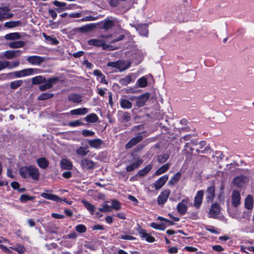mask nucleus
<instances>
[{"label": "nucleus", "mask_w": 254, "mask_h": 254, "mask_svg": "<svg viewBox=\"0 0 254 254\" xmlns=\"http://www.w3.org/2000/svg\"><path fill=\"white\" fill-rule=\"evenodd\" d=\"M75 230L79 233H84L86 231V228L85 225L82 224H79L76 226Z\"/></svg>", "instance_id": "52"}, {"label": "nucleus", "mask_w": 254, "mask_h": 254, "mask_svg": "<svg viewBox=\"0 0 254 254\" xmlns=\"http://www.w3.org/2000/svg\"><path fill=\"white\" fill-rule=\"evenodd\" d=\"M149 94L148 93H146L139 97H137V98L136 99V106L138 107L143 106L146 102L149 99Z\"/></svg>", "instance_id": "15"}, {"label": "nucleus", "mask_w": 254, "mask_h": 254, "mask_svg": "<svg viewBox=\"0 0 254 254\" xmlns=\"http://www.w3.org/2000/svg\"><path fill=\"white\" fill-rule=\"evenodd\" d=\"M138 86L141 88L145 87L147 85V81L145 77H142L137 80Z\"/></svg>", "instance_id": "46"}, {"label": "nucleus", "mask_w": 254, "mask_h": 254, "mask_svg": "<svg viewBox=\"0 0 254 254\" xmlns=\"http://www.w3.org/2000/svg\"><path fill=\"white\" fill-rule=\"evenodd\" d=\"M124 38L125 36L124 35H120L118 38H112L109 43L110 44H113L122 40Z\"/></svg>", "instance_id": "57"}, {"label": "nucleus", "mask_w": 254, "mask_h": 254, "mask_svg": "<svg viewBox=\"0 0 254 254\" xmlns=\"http://www.w3.org/2000/svg\"><path fill=\"white\" fill-rule=\"evenodd\" d=\"M21 25V22L19 20L17 21H10L6 22L4 24L5 27L7 28H11L17 26H19Z\"/></svg>", "instance_id": "36"}, {"label": "nucleus", "mask_w": 254, "mask_h": 254, "mask_svg": "<svg viewBox=\"0 0 254 254\" xmlns=\"http://www.w3.org/2000/svg\"><path fill=\"white\" fill-rule=\"evenodd\" d=\"M254 199L251 195H248L245 200V207L248 209H251L253 207Z\"/></svg>", "instance_id": "30"}, {"label": "nucleus", "mask_w": 254, "mask_h": 254, "mask_svg": "<svg viewBox=\"0 0 254 254\" xmlns=\"http://www.w3.org/2000/svg\"><path fill=\"white\" fill-rule=\"evenodd\" d=\"M27 62L33 65H40L45 61V58L38 56H29L27 58Z\"/></svg>", "instance_id": "7"}, {"label": "nucleus", "mask_w": 254, "mask_h": 254, "mask_svg": "<svg viewBox=\"0 0 254 254\" xmlns=\"http://www.w3.org/2000/svg\"><path fill=\"white\" fill-rule=\"evenodd\" d=\"M170 164L166 163L159 168L155 173V176H159L166 172L169 168Z\"/></svg>", "instance_id": "35"}, {"label": "nucleus", "mask_w": 254, "mask_h": 254, "mask_svg": "<svg viewBox=\"0 0 254 254\" xmlns=\"http://www.w3.org/2000/svg\"><path fill=\"white\" fill-rule=\"evenodd\" d=\"M22 53V51L20 50H7L4 52L3 55L7 59H12L20 56Z\"/></svg>", "instance_id": "10"}, {"label": "nucleus", "mask_w": 254, "mask_h": 254, "mask_svg": "<svg viewBox=\"0 0 254 254\" xmlns=\"http://www.w3.org/2000/svg\"><path fill=\"white\" fill-rule=\"evenodd\" d=\"M170 193V191L168 189L162 191L157 198V202L158 204L161 205L164 204L167 200Z\"/></svg>", "instance_id": "11"}, {"label": "nucleus", "mask_w": 254, "mask_h": 254, "mask_svg": "<svg viewBox=\"0 0 254 254\" xmlns=\"http://www.w3.org/2000/svg\"><path fill=\"white\" fill-rule=\"evenodd\" d=\"M107 65L113 67H115L120 70V71H124L129 68L130 64L128 62L124 61H118L116 62H109Z\"/></svg>", "instance_id": "2"}, {"label": "nucleus", "mask_w": 254, "mask_h": 254, "mask_svg": "<svg viewBox=\"0 0 254 254\" xmlns=\"http://www.w3.org/2000/svg\"><path fill=\"white\" fill-rule=\"evenodd\" d=\"M59 80V78L57 77L49 78L47 80L46 83L39 86V90L41 91H43L49 89L52 87L53 84H56Z\"/></svg>", "instance_id": "5"}, {"label": "nucleus", "mask_w": 254, "mask_h": 254, "mask_svg": "<svg viewBox=\"0 0 254 254\" xmlns=\"http://www.w3.org/2000/svg\"><path fill=\"white\" fill-rule=\"evenodd\" d=\"M9 11L10 9L7 6L0 7V21L12 17L13 14Z\"/></svg>", "instance_id": "8"}, {"label": "nucleus", "mask_w": 254, "mask_h": 254, "mask_svg": "<svg viewBox=\"0 0 254 254\" xmlns=\"http://www.w3.org/2000/svg\"><path fill=\"white\" fill-rule=\"evenodd\" d=\"M65 238L70 239H76L77 238V234L75 232H73L65 236Z\"/></svg>", "instance_id": "61"}, {"label": "nucleus", "mask_w": 254, "mask_h": 254, "mask_svg": "<svg viewBox=\"0 0 254 254\" xmlns=\"http://www.w3.org/2000/svg\"><path fill=\"white\" fill-rule=\"evenodd\" d=\"M181 174L180 173L178 172L176 173L170 179L169 184L171 185L176 184L180 179Z\"/></svg>", "instance_id": "41"}, {"label": "nucleus", "mask_w": 254, "mask_h": 254, "mask_svg": "<svg viewBox=\"0 0 254 254\" xmlns=\"http://www.w3.org/2000/svg\"><path fill=\"white\" fill-rule=\"evenodd\" d=\"M198 145L199 148L196 149L198 153H205L210 149L208 146H206V142L205 141H200Z\"/></svg>", "instance_id": "23"}, {"label": "nucleus", "mask_w": 254, "mask_h": 254, "mask_svg": "<svg viewBox=\"0 0 254 254\" xmlns=\"http://www.w3.org/2000/svg\"><path fill=\"white\" fill-rule=\"evenodd\" d=\"M212 249L216 252H221L224 250V249L220 245H215L212 246Z\"/></svg>", "instance_id": "64"}, {"label": "nucleus", "mask_w": 254, "mask_h": 254, "mask_svg": "<svg viewBox=\"0 0 254 254\" xmlns=\"http://www.w3.org/2000/svg\"><path fill=\"white\" fill-rule=\"evenodd\" d=\"M60 164L62 168L65 170H70L72 168L71 162L66 159H62Z\"/></svg>", "instance_id": "29"}, {"label": "nucleus", "mask_w": 254, "mask_h": 254, "mask_svg": "<svg viewBox=\"0 0 254 254\" xmlns=\"http://www.w3.org/2000/svg\"><path fill=\"white\" fill-rule=\"evenodd\" d=\"M168 176L165 175L159 178L154 183V186L156 190H159L161 189L168 180Z\"/></svg>", "instance_id": "17"}, {"label": "nucleus", "mask_w": 254, "mask_h": 254, "mask_svg": "<svg viewBox=\"0 0 254 254\" xmlns=\"http://www.w3.org/2000/svg\"><path fill=\"white\" fill-rule=\"evenodd\" d=\"M140 236L142 238H145L146 241L149 243H152L155 241V238L150 236V234L147 233L143 229H141L139 231Z\"/></svg>", "instance_id": "24"}, {"label": "nucleus", "mask_w": 254, "mask_h": 254, "mask_svg": "<svg viewBox=\"0 0 254 254\" xmlns=\"http://www.w3.org/2000/svg\"><path fill=\"white\" fill-rule=\"evenodd\" d=\"M131 81V76L130 75H127V76H125V77L121 78L119 80V83L123 86H126V85H127L129 83H130Z\"/></svg>", "instance_id": "45"}, {"label": "nucleus", "mask_w": 254, "mask_h": 254, "mask_svg": "<svg viewBox=\"0 0 254 254\" xmlns=\"http://www.w3.org/2000/svg\"><path fill=\"white\" fill-rule=\"evenodd\" d=\"M21 36L19 33L14 32L7 34L4 36L5 39L7 40H14L19 39Z\"/></svg>", "instance_id": "33"}, {"label": "nucleus", "mask_w": 254, "mask_h": 254, "mask_svg": "<svg viewBox=\"0 0 254 254\" xmlns=\"http://www.w3.org/2000/svg\"><path fill=\"white\" fill-rule=\"evenodd\" d=\"M135 28L140 35L147 36L148 31L145 24L138 25Z\"/></svg>", "instance_id": "28"}, {"label": "nucleus", "mask_w": 254, "mask_h": 254, "mask_svg": "<svg viewBox=\"0 0 254 254\" xmlns=\"http://www.w3.org/2000/svg\"><path fill=\"white\" fill-rule=\"evenodd\" d=\"M34 198L32 196H30L26 194H22L20 197V200L21 202H25L26 201L32 200Z\"/></svg>", "instance_id": "54"}, {"label": "nucleus", "mask_w": 254, "mask_h": 254, "mask_svg": "<svg viewBox=\"0 0 254 254\" xmlns=\"http://www.w3.org/2000/svg\"><path fill=\"white\" fill-rule=\"evenodd\" d=\"M88 109L84 107L71 110L70 114L72 115H83L88 113Z\"/></svg>", "instance_id": "25"}, {"label": "nucleus", "mask_w": 254, "mask_h": 254, "mask_svg": "<svg viewBox=\"0 0 254 254\" xmlns=\"http://www.w3.org/2000/svg\"><path fill=\"white\" fill-rule=\"evenodd\" d=\"M82 96L76 93H71L68 96L69 101L74 103H79L82 101Z\"/></svg>", "instance_id": "22"}, {"label": "nucleus", "mask_w": 254, "mask_h": 254, "mask_svg": "<svg viewBox=\"0 0 254 254\" xmlns=\"http://www.w3.org/2000/svg\"><path fill=\"white\" fill-rule=\"evenodd\" d=\"M43 36L47 41L50 42L53 45H57L59 43V41L56 38L48 36L45 33H43Z\"/></svg>", "instance_id": "48"}, {"label": "nucleus", "mask_w": 254, "mask_h": 254, "mask_svg": "<svg viewBox=\"0 0 254 254\" xmlns=\"http://www.w3.org/2000/svg\"><path fill=\"white\" fill-rule=\"evenodd\" d=\"M46 81V78L41 75L36 76L32 78V83L33 84H39Z\"/></svg>", "instance_id": "40"}, {"label": "nucleus", "mask_w": 254, "mask_h": 254, "mask_svg": "<svg viewBox=\"0 0 254 254\" xmlns=\"http://www.w3.org/2000/svg\"><path fill=\"white\" fill-rule=\"evenodd\" d=\"M249 182V178L246 176L240 175L235 177L233 180V184L238 188H243L246 186Z\"/></svg>", "instance_id": "3"}, {"label": "nucleus", "mask_w": 254, "mask_h": 254, "mask_svg": "<svg viewBox=\"0 0 254 254\" xmlns=\"http://www.w3.org/2000/svg\"><path fill=\"white\" fill-rule=\"evenodd\" d=\"M215 197V187L213 186L208 187L206 191V199L208 203L213 201Z\"/></svg>", "instance_id": "13"}, {"label": "nucleus", "mask_w": 254, "mask_h": 254, "mask_svg": "<svg viewBox=\"0 0 254 254\" xmlns=\"http://www.w3.org/2000/svg\"><path fill=\"white\" fill-rule=\"evenodd\" d=\"M86 121L89 123H93L96 122L98 120V117L96 114L92 113L88 115L84 118Z\"/></svg>", "instance_id": "38"}, {"label": "nucleus", "mask_w": 254, "mask_h": 254, "mask_svg": "<svg viewBox=\"0 0 254 254\" xmlns=\"http://www.w3.org/2000/svg\"><path fill=\"white\" fill-rule=\"evenodd\" d=\"M9 64V61H0V70L7 68Z\"/></svg>", "instance_id": "56"}, {"label": "nucleus", "mask_w": 254, "mask_h": 254, "mask_svg": "<svg viewBox=\"0 0 254 254\" xmlns=\"http://www.w3.org/2000/svg\"><path fill=\"white\" fill-rule=\"evenodd\" d=\"M29 169V177H31L34 180H38L40 176L38 169L33 166H30Z\"/></svg>", "instance_id": "18"}, {"label": "nucleus", "mask_w": 254, "mask_h": 254, "mask_svg": "<svg viewBox=\"0 0 254 254\" xmlns=\"http://www.w3.org/2000/svg\"><path fill=\"white\" fill-rule=\"evenodd\" d=\"M88 43L89 45L102 47L104 50L107 49L110 46L109 45L106 44L105 41L102 39H91L88 40Z\"/></svg>", "instance_id": "6"}, {"label": "nucleus", "mask_w": 254, "mask_h": 254, "mask_svg": "<svg viewBox=\"0 0 254 254\" xmlns=\"http://www.w3.org/2000/svg\"><path fill=\"white\" fill-rule=\"evenodd\" d=\"M38 69L37 68H26L21 70L15 71L8 73L10 78H20L32 75L34 73H38Z\"/></svg>", "instance_id": "1"}, {"label": "nucleus", "mask_w": 254, "mask_h": 254, "mask_svg": "<svg viewBox=\"0 0 254 254\" xmlns=\"http://www.w3.org/2000/svg\"><path fill=\"white\" fill-rule=\"evenodd\" d=\"M130 120V117L128 113H125L122 117V120L124 122H127Z\"/></svg>", "instance_id": "62"}, {"label": "nucleus", "mask_w": 254, "mask_h": 254, "mask_svg": "<svg viewBox=\"0 0 254 254\" xmlns=\"http://www.w3.org/2000/svg\"><path fill=\"white\" fill-rule=\"evenodd\" d=\"M232 204L234 207H237L241 203L240 192L238 190H234L232 193Z\"/></svg>", "instance_id": "9"}, {"label": "nucleus", "mask_w": 254, "mask_h": 254, "mask_svg": "<svg viewBox=\"0 0 254 254\" xmlns=\"http://www.w3.org/2000/svg\"><path fill=\"white\" fill-rule=\"evenodd\" d=\"M23 83L21 80H15L10 83V87L11 89H15L20 87Z\"/></svg>", "instance_id": "44"}, {"label": "nucleus", "mask_w": 254, "mask_h": 254, "mask_svg": "<svg viewBox=\"0 0 254 254\" xmlns=\"http://www.w3.org/2000/svg\"><path fill=\"white\" fill-rule=\"evenodd\" d=\"M24 42L23 41L12 42L9 43V47L11 48H19L24 46Z\"/></svg>", "instance_id": "42"}, {"label": "nucleus", "mask_w": 254, "mask_h": 254, "mask_svg": "<svg viewBox=\"0 0 254 254\" xmlns=\"http://www.w3.org/2000/svg\"><path fill=\"white\" fill-rule=\"evenodd\" d=\"M177 209L178 212L182 215L186 214L187 210V206L184 200H183L181 202L178 203Z\"/></svg>", "instance_id": "26"}, {"label": "nucleus", "mask_w": 254, "mask_h": 254, "mask_svg": "<svg viewBox=\"0 0 254 254\" xmlns=\"http://www.w3.org/2000/svg\"><path fill=\"white\" fill-rule=\"evenodd\" d=\"M54 94L50 93H44L41 94L38 97L39 100H45L50 98H51L53 97Z\"/></svg>", "instance_id": "49"}, {"label": "nucleus", "mask_w": 254, "mask_h": 254, "mask_svg": "<svg viewBox=\"0 0 254 254\" xmlns=\"http://www.w3.org/2000/svg\"><path fill=\"white\" fill-rule=\"evenodd\" d=\"M143 139V137L140 133L137 134L136 136L133 137L126 145V149H129L136 145L137 143L141 141Z\"/></svg>", "instance_id": "16"}, {"label": "nucleus", "mask_w": 254, "mask_h": 254, "mask_svg": "<svg viewBox=\"0 0 254 254\" xmlns=\"http://www.w3.org/2000/svg\"><path fill=\"white\" fill-rule=\"evenodd\" d=\"M87 142L89 146L94 148H99L103 143V140L99 138L88 140Z\"/></svg>", "instance_id": "19"}, {"label": "nucleus", "mask_w": 254, "mask_h": 254, "mask_svg": "<svg viewBox=\"0 0 254 254\" xmlns=\"http://www.w3.org/2000/svg\"><path fill=\"white\" fill-rule=\"evenodd\" d=\"M203 193V190H198L197 192L196 195L194 197L193 203V206L196 208L198 209L200 207L202 201Z\"/></svg>", "instance_id": "12"}, {"label": "nucleus", "mask_w": 254, "mask_h": 254, "mask_svg": "<svg viewBox=\"0 0 254 254\" xmlns=\"http://www.w3.org/2000/svg\"><path fill=\"white\" fill-rule=\"evenodd\" d=\"M83 124L80 120H75L69 123V126L72 127L79 126Z\"/></svg>", "instance_id": "58"}, {"label": "nucleus", "mask_w": 254, "mask_h": 254, "mask_svg": "<svg viewBox=\"0 0 254 254\" xmlns=\"http://www.w3.org/2000/svg\"><path fill=\"white\" fill-rule=\"evenodd\" d=\"M120 105L123 109H129L132 107L131 101L126 99H121Z\"/></svg>", "instance_id": "32"}, {"label": "nucleus", "mask_w": 254, "mask_h": 254, "mask_svg": "<svg viewBox=\"0 0 254 254\" xmlns=\"http://www.w3.org/2000/svg\"><path fill=\"white\" fill-rule=\"evenodd\" d=\"M41 196L51 200L59 202L61 200V198L56 194L49 193L47 192H43L41 193Z\"/></svg>", "instance_id": "20"}, {"label": "nucleus", "mask_w": 254, "mask_h": 254, "mask_svg": "<svg viewBox=\"0 0 254 254\" xmlns=\"http://www.w3.org/2000/svg\"><path fill=\"white\" fill-rule=\"evenodd\" d=\"M37 163L38 166L41 168L43 169H46L48 166L49 164L48 160L44 157L38 158L37 160Z\"/></svg>", "instance_id": "31"}, {"label": "nucleus", "mask_w": 254, "mask_h": 254, "mask_svg": "<svg viewBox=\"0 0 254 254\" xmlns=\"http://www.w3.org/2000/svg\"><path fill=\"white\" fill-rule=\"evenodd\" d=\"M150 226L155 229L164 230L165 229V227L163 224H160L157 223H152L150 224Z\"/></svg>", "instance_id": "50"}, {"label": "nucleus", "mask_w": 254, "mask_h": 254, "mask_svg": "<svg viewBox=\"0 0 254 254\" xmlns=\"http://www.w3.org/2000/svg\"><path fill=\"white\" fill-rule=\"evenodd\" d=\"M29 167H23L19 170L20 175L24 178H29Z\"/></svg>", "instance_id": "39"}, {"label": "nucleus", "mask_w": 254, "mask_h": 254, "mask_svg": "<svg viewBox=\"0 0 254 254\" xmlns=\"http://www.w3.org/2000/svg\"><path fill=\"white\" fill-rule=\"evenodd\" d=\"M120 238L121 239L123 240H134L135 239V238L133 237V236H130V235H122L120 237Z\"/></svg>", "instance_id": "63"}, {"label": "nucleus", "mask_w": 254, "mask_h": 254, "mask_svg": "<svg viewBox=\"0 0 254 254\" xmlns=\"http://www.w3.org/2000/svg\"><path fill=\"white\" fill-rule=\"evenodd\" d=\"M20 64V62L19 61H14L11 63L9 62V65L7 66L8 69H12L18 66Z\"/></svg>", "instance_id": "55"}, {"label": "nucleus", "mask_w": 254, "mask_h": 254, "mask_svg": "<svg viewBox=\"0 0 254 254\" xmlns=\"http://www.w3.org/2000/svg\"><path fill=\"white\" fill-rule=\"evenodd\" d=\"M220 211V205L218 203L214 202L212 203L210 208L208 216L209 218H216L219 215Z\"/></svg>", "instance_id": "4"}, {"label": "nucleus", "mask_w": 254, "mask_h": 254, "mask_svg": "<svg viewBox=\"0 0 254 254\" xmlns=\"http://www.w3.org/2000/svg\"><path fill=\"white\" fill-rule=\"evenodd\" d=\"M111 207L116 210H118L121 209V204L118 200L114 199L112 201V206Z\"/></svg>", "instance_id": "53"}, {"label": "nucleus", "mask_w": 254, "mask_h": 254, "mask_svg": "<svg viewBox=\"0 0 254 254\" xmlns=\"http://www.w3.org/2000/svg\"><path fill=\"white\" fill-rule=\"evenodd\" d=\"M94 26L93 24H87L83 26H81L78 28L79 31L82 32H86L90 31L93 28Z\"/></svg>", "instance_id": "47"}, {"label": "nucleus", "mask_w": 254, "mask_h": 254, "mask_svg": "<svg viewBox=\"0 0 254 254\" xmlns=\"http://www.w3.org/2000/svg\"><path fill=\"white\" fill-rule=\"evenodd\" d=\"M169 157V155L167 154L159 155L158 156V161L160 163H163L168 159Z\"/></svg>", "instance_id": "51"}, {"label": "nucleus", "mask_w": 254, "mask_h": 254, "mask_svg": "<svg viewBox=\"0 0 254 254\" xmlns=\"http://www.w3.org/2000/svg\"><path fill=\"white\" fill-rule=\"evenodd\" d=\"M152 169L151 165H148L143 169L140 170L138 172V175L140 176H144L146 175Z\"/></svg>", "instance_id": "43"}, {"label": "nucleus", "mask_w": 254, "mask_h": 254, "mask_svg": "<svg viewBox=\"0 0 254 254\" xmlns=\"http://www.w3.org/2000/svg\"><path fill=\"white\" fill-rule=\"evenodd\" d=\"M80 165L83 169H92L94 168L95 163L92 160L87 158L82 159L80 162Z\"/></svg>", "instance_id": "14"}, {"label": "nucleus", "mask_w": 254, "mask_h": 254, "mask_svg": "<svg viewBox=\"0 0 254 254\" xmlns=\"http://www.w3.org/2000/svg\"><path fill=\"white\" fill-rule=\"evenodd\" d=\"M142 162L143 161L141 159L138 158L136 159L135 162L127 166V171L130 172L133 171L135 169L138 168L139 166L142 163Z\"/></svg>", "instance_id": "21"}, {"label": "nucleus", "mask_w": 254, "mask_h": 254, "mask_svg": "<svg viewBox=\"0 0 254 254\" xmlns=\"http://www.w3.org/2000/svg\"><path fill=\"white\" fill-rule=\"evenodd\" d=\"M89 152V150L88 149V146H80L77 148L76 150V153L77 155L84 157L87 155V154Z\"/></svg>", "instance_id": "27"}, {"label": "nucleus", "mask_w": 254, "mask_h": 254, "mask_svg": "<svg viewBox=\"0 0 254 254\" xmlns=\"http://www.w3.org/2000/svg\"><path fill=\"white\" fill-rule=\"evenodd\" d=\"M102 28L108 30L114 25V22L111 20H105L102 22Z\"/></svg>", "instance_id": "37"}, {"label": "nucleus", "mask_w": 254, "mask_h": 254, "mask_svg": "<svg viewBox=\"0 0 254 254\" xmlns=\"http://www.w3.org/2000/svg\"><path fill=\"white\" fill-rule=\"evenodd\" d=\"M94 134V132L87 129H84L82 130V135L84 136H93Z\"/></svg>", "instance_id": "59"}, {"label": "nucleus", "mask_w": 254, "mask_h": 254, "mask_svg": "<svg viewBox=\"0 0 254 254\" xmlns=\"http://www.w3.org/2000/svg\"><path fill=\"white\" fill-rule=\"evenodd\" d=\"M13 250L17 251L19 254H23L25 252V249L23 247L21 246H18L14 248H13Z\"/></svg>", "instance_id": "60"}, {"label": "nucleus", "mask_w": 254, "mask_h": 254, "mask_svg": "<svg viewBox=\"0 0 254 254\" xmlns=\"http://www.w3.org/2000/svg\"><path fill=\"white\" fill-rule=\"evenodd\" d=\"M81 202L86 208L90 211L92 214H93L95 209V206L89 203L85 199H83Z\"/></svg>", "instance_id": "34"}]
</instances>
